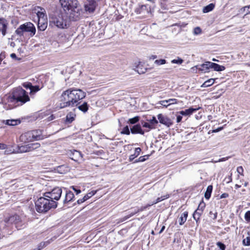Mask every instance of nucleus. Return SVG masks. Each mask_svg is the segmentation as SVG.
Here are the masks:
<instances>
[{
  "instance_id": "nucleus-10",
  "label": "nucleus",
  "mask_w": 250,
  "mask_h": 250,
  "mask_svg": "<svg viewBox=\"0 0 250 250\" xmlns=\"http://www.w3.org/2000/svg\"><path fill=\"white\" fill-rule=\"evenodd\" d=\"M150 6L148 4L139 5L135 9V12L137 14H142L146 15L150 13Z\"/></svg>"
},
{
  "instance_id": "nucleus-45",
  "label": "nucleus",
  "mask_w": 250,
  "mask_h": 250,
  "mask_svg": "<svg viewBox=\"0 0 250 250\" xmlns=\"http://www.w3.org/2000/svg\"><path fill=\"white\" fill-rule=\"evenodd\" d=\"M148 121H149L150 122V123L151 124V125H152L157 124L158 123L156 118L154 116L152 117L151 119L148 120Z\"/></svg>"
},
{
  "instance_id": "nucleus-32",
  "label": "nucleus",
  "mask_w": 250,
  "mask_h": 250,
  "mask_svg": "<svg viewBox=\"0 0 250 250\" xmlns=\"http://www.w3.org/2000/svg\"><path fill=\"white\" fill-rule=\"evenodd\" d=\"M169 197V195L168 194H167L164 196H162L160 197L157 198L155 201L151 203V205H153L154 204H156L164 200L165 199L168 198Z\"/></svg>"
},
{
  "instance_id": "nucleus-56",
  "label": "nucleus",
  "mask_w": 250,
  "mask_h": 250,
  "mask_svg": "<svg viewBox=\"0 0 250 250\" xmlns=\"http://www.w3.org/2000/svg\"><path fill=\"white\" fill-rule=\"evenodd\" d=\"M142 125L143 127L148 128L149 129H152L153 128L151 125L146 122H144V123H142Z\"/></svg>"
},
{
  "instance_id": "nucleus-52",
  "label": "nucleus",
  "mask_w": 250,
  "mask_h": 250,
  "mask_svg": "<svg viewBox=\"0 0 250 250\" xmlns=\"http://www.w3.org/2000/svg\"><path fill=\"white\" fill-rule=\"evenodd\" d=\"M209 217L212 218L213 220H215L216 219L217 213L216 212H213L212 211H210L209 212Z\"/></svg>"
},
{
  "instance_id": "nucleus-42",
  "label": "nucleus",
  "mask_w": 250,
  "mask_h": 250,
  "mask_svg": "<svg viewBox=\"0 0 250 250\" xmlns=\"http://www.w3.org/2000/svg\"><path fill=\"white\" fill-rule=\"evenodd\" d=\"M121 133V134H126V135H129L130 131H129L128 126L126 125L125 127H124Z\"/></svg>"
},
{
  "instance_id": "nucleus-28",
  "label": "nucleus",
  "mask_w": 250,
  "mask_h": 250,
  "mask_svg": "<svg viewBox=\"0 0 250 250\" xmlns=\"http://www.w3.org/2000/svg\"><path fill=\"white\" fill-rule=\"evenodd\" d=\"M141 151V149L140 147L135 148V152L133 154L130 155L129 160L130 162L132 161L136 157L139 155Z\"/></svg>"
},
{
  "instance_id": "nucleus-37",
  "label": "nucleus",
  "mask_w": 250,
  "mask_h": 250,
  "mask_svg": "<svg viewBox=\"0 0 250 250\" xmlns=\"http://www.w3.org/2000/svg\"><path fill=\"white\" fill-rule=\"evenodd\" d=\"M139 119L140 117L139 116H135L132 118L129 119L127 123L130 124H135L139 121Z\"/></svg>"
},
{
  "instance_id": "nucleus-8",
  "label": "nucleus",
  "mask_w": 250,
  "mask_h": 250,
  "mask_svg": "<svg viewBox=\"0 0 250 250\" xmlns=\"http://www.w3.org/2000/svg\"><path fill=\"white\" fill-rule=\"evenodd\" d=\"M5 222L7 225H14L18 229H21L24 228L25 225L21 220L20 216L18 215H15L10 216L8 219H5Z\"/></svg>"
},
{
  "instance_id": "nucleus-2",
  "label": "nucleus",
  "mask_w": 250,
  "mask_h": 250,
  "mask_svg": "<svg viewBox=\"0 0 250 250\" xmlns=\"http://www.w3.org/2000/svg\"><path fill=\"white\" fill-rule=\"evenodd\" d=\"M9 109L22 105L30 101L27 92L21 87L14 88L11 94L6 95L4 99Z\"/></svg>"
},
{
  "instance_id": "nucleus-34",
  "label": "nucleus",
  "mask_w": 250,
  "mask_h": 250,
  "mask_svg": "<svg viewBox=\"0 0 250 250\" xmlns=\"http://www.w3.org/2000/svg\"><path fill=\"white\" fill-rule=\"evenodd\" d=\"M240 12L242 13L246 12L245 14L244 15V17L247 15L250 14V5L242 7L240 9Z\"/></svg>"
},
{
  "instance_id": "nucleus-25",
  "label": "nucleus",
  "mask_w": 250,
  "mask_h": 250,
  "mask_svg": "<svg viewBox=\"0 0 250 250\" xmlns=\"http://www.w3.org/2000/svg\"><path fill=\"white\" fill-rule=\"evenodd\" d=\"M134 70L137 72L138 73L141 74L145 73L146 69L144 67L143 65L141 62H139L136 66Z\"/></svg>"
},
{
  "instance_id": "nucleus-21",
  "label": "nucleus",
  "mask_w": 250,
  "mask_h": 250,
  "mask_svg": "<svg viewBox=\"0 0 250 250\" xmlns=\"http://www.w3.org/2000/svg\"><path fill=\"white\" fill-rule=\"evenodd\" d=\"M3 123L5 124V125H11V126H14L18 125V124H20L21 123V121L19 120H15V119H11V120H3Z\"/></svg>"
},
{
  "instance_id": "nucleus-22",
  "label": "nucleus",
  "mask_w": 250,
  "mask_h": 250,
  "mask_svg": "<svg viewBox=\"0 0 250 250\" xmlns=\"http://www.w3.org/2000/svg\"><path fill=\"white\" fill-rule=\"evenodd\" d=\"M188 216V212L185 211L181 214L180 217L179 218V223L180 225H183L187 219Z\"/></svg>"
},
{
  "instance_id": "nucleus-40",
  "label": "nucleus",
  "mask_w": 250,
  "mask_h": 250,
  "mask_svg": "<svg viewBox=\"0 0 250 250\" xmlns=\"http://www.w3.org/2000/svg\"><path fill=\"white\" fill-rule=\"evenodd\" d=\"M205 206H206L205 203L203 201L200 202L198 207V208H197V210L203 212V211L205 208Z\"/></svg>"
},
{
  "instance_id": "nucleus-5",
  "label": "nucleus",
  "mask_w": 250,
  "mask_h": 250,
  "mask_svg": "<svg viewBox=\"0 0 250 250\" xmlns=\"http://www.w3.org/2000/svg\"><path fill=\"white\" fill-rule=\"evenodd\" d=\"M60 2L64 11L71 10V14L74 15L73 20L77 21L79 19L80 12L78 8L77 0H60Z\"/></svg>"
},
{
  "instance_id": "nucleus-17",
  "label": "nucleus",
  "mask_w": 250,
  "mask_h": 250,
  "mask_svg": "<svg viewBox=\"0 0 250 250\" xmlns=\"http://www.w3.org/2000/svg\"><path fill=\"white\" fill-rule=\"evenodd\" d=\"M210 68L213 69V70L220 72L224 71L225 69V67L223 65H220L217 63L210 62Z\"/></svg>"
},
{
  "instance_id": "nucleus-62",
  "label": "nucleus",
  "mask_w": 250,
  "mask_h": 250,
  "mask_svg": "<svg viewBox=\"0 0 250 250\" xmlns=\"http://www.w3.org/2000/svg\"><path fill=\"white\" fill-rule=\"evenodd\" d=\"M229 196V194L228 193H225L222 194L220 198H225Z\"/></svg>"
},
{
  "instance_id": "nucleus-23",
  "label": "nucleus",
  "mask_w": 250,
  "mask_h": 250,
  "mask_svg": "<svg viewBox=\"0 0 250 250\" xmlns=\"http://www.w3.org/2000/svg\"><path fill=\"white\" fill-rule=\"evenodd\" d=\"M74 195L72 191H69L66 192L65 199L63 200V203L65 204L66 203L71 201L74 198Z\"/></svg>"
},
{
  "instance_id": "nucleus-24",
  "label": "nucleus",
  "mask_w": 250,
  "mask_h": 250,
  "mask_svg": "<svg viewBox=\"0 0 250 250\" xmlns=\"http://www.w3.org/2000/svg\"><path fill=\"white\" fill-rule=\"evenodd\" d=\"M75 117L76 114L74 112H69L66 116L65 122L69 124L71 123L75 120Z\"/></svg>"
},
{
  "instance_id": "nucleus-33",
  "label": "nucleus",
  "mask_w": 250,
  "mask_h": 250,
  "mask_svg": "<svg viewBox=\"0 0 250 250\" xmlns=\"http://www.w3.org/2000/svg\"><path fill=\"white\" fill-rule=\"evenodd\" d=\"M202 213V212L198 211L197 209L194 212L193 214V217L197 223L199 221L200 216Z\"/></svg>"
},
{
  "instance_id": "nucleus-14",
  "label": "nucleus",
  "mask_w": 250,
  "mask_h": 250,
  "mask_svg": "<svg viewBox=\"0 0 250 250\" xmlns=\"http://www.w3.org/2000/svg\"><path fill=\"white\" fill-rule=\"evenodd\" d=\"M199 108H195L193 107H190L185 110L180 111L179 112H178V113L181 114L182 116H190L194 112L196 111Z\"/></svg>"
},
{
  "instance_id": "nucleus-53",
  "label": "nucleus",
  "mask_w": 250,
  "mask_h": 250,
  "mask_svg": "<svg viewBox=\"0 0 250 250\" xmlns=\"http://www.w3.org/2000/svg\"><path fill=\"white\" fill-rule=\"evenodd\" d=\"M245 219L247 222H250V210H249L245 213Z\"/></svg>"
},
{
  "instance_id": "nucleus-15",
  "label": "nucleus",
  "mask_w": 250,
  "mask_h": 250,
  "mask_svg": "<svg viewBox=\"0 0 250 250\" xmlns=\"http://www.w3.org/2000/svg\"><path fill=\"white\" fill-rule=\"evenodd\" d=\"M209 63H210V62H206L205 63L200 65L197 66L196 67L199 71L205 73L208 72L209 69L210 68V67H209L210 64Z\"/></svg>"
},
{
  "instance_id": "nucleus-31",
  "label": "nucleus",
  "mask_w": 250,
  "mask_h": 250,
  "mask_svg": "<svg viewBox=\"0 0 250 250\" xmlns=\"http://www.w3.org/2000/svg\"><path fill=\"white\" fill-rule=\"evenodd\" d=\"M215 81V79H210L206 81H205L202 85V87H207L212 85Z\"/></svg>"
},
{
  "instance_id": "nucleus-39",
  "label": "nucleus",
  "mask_w": 250,
  "mask_h": 250,
  "mask_svg": "<svg viewBox=\"0 0 250 250\" xmlns=\"http://www.w3.org/2000/svg\"><path fill=\"white\" fill-rule=\"evenodd\" d=\"M148 155L140 156L138 159L135 160L133 163H136L140 162H144L146 159L148 158Z\"/></svg>"
},
{
  "instance_id": "nucleus-38",
  "label": "nucleus",
  "mask_w": 250,
  "mask_h": 250,
  "mask_svg": "<svg viewBox=\"0 0 250 250\" xmlns=\"http://www.w3.org/2000/svg\"><path fill=\"white\" fill-rule=\"evenodd\" d=\"M137 213V211H136V210H135L133 212H130L129 214L125 216L123 218L121 219V221L123 222L125 221L126 220L129 219L131 217L133 216L134 215L136 214Z\"/></svg>"
},
{
  "instance_id": "nucleus-35",
  "label": "nucleus",
  "mask_w": 250,
  "mask_h": 250,
  "mask_svg": "<svg viewBox=\"0 0 250 250\" xmlns=\"http://www.w3.org/2000/svg\"><path fill=\"white\" fill-rule=\"evenodd\" d=\"M41 88L40 87L39 85H32V87L30 90V95L34 94L36 92L39 91Z\"/></svg>"
},
{
  "instance_id": "nucleus-26",
  "label": "nucleus",
  "mask_w": 250,
  "mask_h": 250,
  "mask_svg": "<svg viewBox=\"0 0 250 250\" xmlns=\"http://www.w3.org/2000/svg\"><path fill=\"white\" fill-rule=\"evenodd\" d=\"M58 172L61 174L65 173L69 171V168L68 167L65 165H61L58 166L56 169Z\"/></svg>"
},
{
  "instance_id": "nucleus-57",
  "label": "nucleus",
  "mask_w": 250,
  "mask_h": 250,
  "mask_svg": "<svg viewBox=\"0 0 250 250\" xmlns=\"http://www.w3.org/2000/svg\"><path fill=\"white\" fill-rule=\"evenodd\" d=\"M194 32L195 34L198 35L201 33V29L200 27H197L194 29Z\"/></svg>"
},
{
  "instance_id": "nucleus-4",
  "label": "nucleus",
  "mask_w": 250,
  "mask_h": 250,
  "mask_svg": "<svg viewBox=\"0 0 250 250\" xmlns=\"http://www.w3.org/2000/svg\"><path fill=\"white\" fill-rule=\"evenodd\" d=\"M57 207V202L44 196L39 198L35 202V208L39 213H45L51 208Z\"/></svg>"
},
{
  "instance_id": "nucleus-59",
  "label": "nucleus",
  "mask_w": 250,
  "mask_h": 250,
  "mask_svg": "<svg viewBox=\"0 0 250 250\" xmlns=\"http://www.w3.org/2000/svg\"><path fill=\"white\" fill-rule=\"evenodd\" d=\"M237 171L238 173L242 174V173L243 172V168L242 167H238L237 168Z\"/></svg>"
},
{
  "instance_id": "nucleus-63",
  "label": "nucleus",
  "mask_w": 250,
  "mask_h": 250,
  "mask_svg": "<svg viewBox=\"0 0 250 250\" xmlns=\"http://www.w3.org/2000/svg\"><path fill=\"white\" fill-rule=\"evenodd\" d=\"M54 116L53 115H52L51 116H50L48 118V121H51L52 120H53L54 119Z\"/></svg>"
},
{
  "instance_id": "nucleus-30",
  "label": "nucleus",
  "mask_w": 250,
  "mask_h": 250,
  "mask_svg": "<svg viewBox=\"0 0 250 250\" xmlns=\"http://www.w3.org/2000/svg\"><path fill=\"white\" fill-rule=\"evenodd\" d=\"M212 188V186L211 185H209L207 187L206 191L205 193V197L206 199L208 200L210 198Z\"/></svg>"
},
{
  "instance_id": "nucleus-19",
  "label": "nucleus",
  "mask_w": 250,
  "mask_h": 250,
  "mask_svg": "<svg viewBox=\"0 0 250 250\" xmlns=\"http://www.w3.org/2000/svg\"><path fill=\"white\" fill-rule=\"evenodd\" d=\"M95 193L96 191H92L91 192L88 193L87 194L85 195L83 198L77 200V202L78 204H81L84 202V201H86L87 200L91 198L92 196H93L95 194Z\"/></svg>"
},
{
  "instance_id": "nucleus-55",
  "label": "nucleus",
  "mask_w": 250,
  "mask_h": 250,
  "mask_svg": "<svg viewBox=\"0 0 250 250\" xmlns=\"http://www.w3.org/2000/svg\"><path fill=\"white\" fill-rule=\"evenodd\" d=\"M22 85L24 87L26 88V89H30L31 90V88L32 87V83H25L22 84Z\"/></svg>"
},
{
  "instance_id": "nucleus-12",
  "label": "nucleus",
  "mask_w": 250,
  "mask_h": 250,
  "mask_svg": "<svg viewBox=\"0 0 250 250\" xmlns=\"http://www.w3.org/2000/svg\"><path fill=\"white\" fill-rule=\"evenodd\" d=\"M157 117L161 124L167 127H169L172 125L171 120L167 116L164 115L162 114H159Z\"/></svg>"
},
{
  "instance_id": "nucleus-43",
  "label": "nucleus",
  "mask_w": 250,
  "mask_h": 250,
  "mask_svg": "<svg viewBox=\"0 0 250 250\" xmlns=\"http://www.w3.org/2000/svg\"><path fill=\"white\" fill-rule=\"evenodd\" d=\"M243 244L245 246H249L250 245V237H247L243 240Z\"/></svg>"
},
{
  "instance_id": "nucleus-61",
  "label": "nucleus",
  "mask_w": 250,
  "mask_h": 250,
  "mask_svg": "<svg viewBox=\"0 0 250 250\" xmlns=\"http://www.w3.org/2000/svg\"><path fill=\"white\" fill-rule=\"evenodd\" d=\"M71 188L76 192V194H79L81 192V190L80 189H77L74 186H72Z\"/></svg>"
},
{
  "instance_id": "nucleus-16",
  "label": "nucleus",
  "mask_w": 250,
  "mask_h": 250,
  "mask_svg": "<svg viewBox=\"0 0 250 250\" xmlns=\"http://www.w3.org/2000/svg\"><path fill=\"white\" fill-rule=\"evenodd\" d=\"M130 131L132 134L139 133L142 135L144 134V131L142 129L141 125L139 124L134 125L132 128H131Z\"/></svg>"
},
{
  "instance_id": "nucleus-49",
  "label": "nucleus",
  "mask_w": 250,
  "mask_h": 250,
  "mask_svg": "<svg viewBox=\"0 0 250 250\" xmlns=\"http://www.w3.org/2000/svg\"><path fill=\"white\" fill-rule=\"evenodd\" d=\"M151 206H152L151 204H148L146 206L141 207L140 208H138L137 210H136V211H137V213H138V212L142 211L146 209L148 207H149Z\"/></svg>"
},
{
  "instance_id": "nucleus-51",
  "label": "nucleus",
  "mask_w": 250,
  "mask_h": 250,
  "mask_svg": "<svg viewBox=\"0 0 250 250\" xmlns=\"http://www.w3.org/2000/svg\"><path fill=\"white\" fill-rule=\"evenodd\" d=\"M216 245L221 250H225L226 249V246L222 242H218Z\"/></svg>"
},
{
  "instance_id": "nucleus-13",
  "label": "nucleus",
  "mask_w": 250,
  "mask_h": 250,
  "mask_svg": "<svg viewBox=\"0 0 250 250\" xmlns=\"http://www.w3.org/2000/svg\"><path fill=\"white\" fill-rule=\"evenodd\" d=\"M8 22L4 19H0V32H1L3 36H5L6 33Z\"/></svg>"
},
{
  "instance_id": "nucleus-48",
  "label": "nucleus",
  "mask_w": 250,
  "mask_h": 250,
  "mask_svg": "<svg viewBox=\"0 0 250 250\" xmlns=\"http://www.w3.org/2000/svg\"><path fill=\"white\" fill-rule=\"evenodd\" d=\"M167 100L169 105L171 104H176L178 103L177 100L176 99H169Z\"/></svg>"
},
{
  "instance_id": "nucleus-50",
  "label": "nucleus",
  "mask_w": 250,
  "mask_h": 250,
  "mask_svg": "<svg viewBox=\"0 0 250 250\" xmlns=\"http://www.w3.org/2000/svg\"><path fill=\"white\" fill-rule=\"evenodd\" d=\"M47 245V244H45V242H41L38 245L37 249L38 250H41L42 249L44 248Z\"/></svg>"
},
{
  "instance_id": "nucleus-44",
  "label": "nucleus",
  "mask_w": 250,
  "mask_h": 250,
  "mask_svg": "<svg viewBox=\"0 0 250 250\" xmlns=\"http://www.w3.org/2000/svg\"><path fill=\"white\" fill-rule=\"evenodd\" d=\"M34 133H35V132L32 133V137L33 138H34L35 140H39L43 139V137L42 135H41L40 134L35 135L34 134Z\"/></svg>"
},
{
  "instance_id": "nucleus-20",
  "label": "nucleus",
  "mask_w": 250,
  "mask_h": 250,
  "mask_svg": "<svg viewBox=\"0 0 250 250\" xmlns=\"http://www.w3.org/2000/svg\"><path fill=\"white\" fill-rule=\"evenodd\" d=\"M47 26V20L38 21V28L41 31H44Z\"/></svg>"
},
{
  "instance_id": "nucleus-27",
  "label": "nucleus",
  "mask_w": 250,
  "mask_h": 250,
  "mask_svg": "<svg viewBox=\"0 0 250 250\" xmlns=\"http://www.w3.org/2000/svg\"><path fill=\"white\" fill-rule=\"evenodd\" d=\"M77 106L80 110L84 113L88 109V105L87 103L85 102H83L82 104H78Z\"/></svg>"
},
{
  "instance_id": "nucleus-11",
  "label": "nucleus",
  "mask_w": 250,
  "mask_h": 250,
  "mask_svg": "<svg viewBox=\"0 0 250 250\" xmlns=\"http://www.w3.org/2000/svg\"><path fill=\"white\" fill-rule=\"evenodd\" d=\"M86 1L84 3V8L86 11H88L89 13L93 12L97 5L96 0H86Z\"/></svg>"
},
{
  "instance_id": "nucleus-6",
  "label": "nucleus",
  "mask_w": 250,
  "mask_h": 250,
  "mask_svg": "<svg viewBox=\"0 0 250 250\" xmlns=\"http://www.w3.org/2000/svg\"><path fill=\"white\" fill-rule=\"evenodd\" d=\"M36 31L34 25L30 22H27L21 25L15 31V33L19 37H21L23 36L24 33L28 32L30 37H33Z\"/></svg>"
},
{
  "instance_id": "nucleus-54",
  "label": "nucleus",
  "mask_w": 250,
  "mask_h": 250,
  "mask_svg": "<svg viewBox=\"0 0 250 250\" xmlns=\"http://www.w3.org/2000/svg\"><path fill=\"white\" fill-rule=\"evenodd\" d=\"M165 0H161V7L163 10H167L168 9L167 5L165 3Z\"/></svg>"
},
{
  "instance_id": "nucleus-36",
  "label": "nucleus",
  "mask_w": 250,
  "mask_h": 250,
  "mask_svg": "<svg viewBox=\"0 0 250 250\" xmlns=\"http://www.w3.org/2000/svg\"><path fill=\"white\" fill-rule=\"evenodd\" d=\"M158 105L157 107H159L161 105L163 106L164 107H167L169 105L168 104V103L167 102V100H163L159 102L156 104Z\"/></svg>"
},
{
  "instance_id": "nucleus-60",
  "label": "nucleus",
  "mask_w": 250,
  "mask_h": 250,
  "mask_svg": "<svg viewBox=\"0 0 250 250\" xmlns=\"http://www.w3.org/2000/svg\"><path fill=\"white\" fill-rule=\"evenodd\" d=\"M7 148L6 145L0 143V149H5Z\"/></svg>"
},
{
  "instance_id": "nucleus-3",
  "label": "nucleus",
  "mask_w": 250,
  "mask_h": 250,
  "mask_svg": "<svg viewBox=\"0 0 250 250\" xmlns=\"http://www.w3.org/2000/svg\"><path fill=\"white\" fill-rule=\"evenodd\" d=\"M49 25H55L59 28H66L69 25V19L65 12H56L49 18Z\"/></svg>"
},
{
  "instance_id": "nucleus-18",
  "label": "nucleus",
  "mask_w": 250,
  "mask_h": 250,
  "mask_svg": "<svg viewBox=\"0 0 250 250\" xmlns=\"http://www.w3.org/2000/svg\"><path fill=\"white\" fill-rule=\"evenodd\" d=\"M38 8L40 9V11H38L37 12L38 21L41 20H47V16L45 13V10L41 7H38Z\"/></svg>"
},
{
  "instance_id": "nucleus-64",
  "label": "nucleus",
  "mask_w": 250,
  "mask_h": 250,
  "mask_svg": "<svg viewBox=\"0 0 250 250\" xmlns=\"http://www.w3.org/2000/svg\"><path fill=\"white\" fill-rule=\"evenodd\" d=\"M10 57H11L12 59H16V58H17L16 55L15 53H12V54L10 55Z\"/></svg>"
},
{
  "instance_id": "nucleus-9",
  "label": "nucleus",
  "mask_w": 250,
  "mask_h": 250,
  "mask_svg": "<svg viewBox=\"0 0 250 250\" xmlns=\"http://www.w3.org/2000/svg\"><path fill=\"white\" fill-rule=\"evenodd\" d=\"M62 193V189L59 187H56L54 188L51 191L44 193L43 196L56 201L60 199Z\"/></svg>"
},
{
  "instance_id": "nucleus-41",
  "label": "nucleus",
  "mask_w": 250,
  "mask_h": 250,
  "mask_svg": "<svg viewBox=\"0 0 250 250\" xmlns=\"http://www.w3.org/2000/svg\"><path fill=\"white\" fill-rule=\"evenodd\" d=\"M166 63V61L165 59L156 60L154 62V63L157 65H160Z\"/></svg>"
},
{
  "instance_id": "nucleus-47",
  "label": "nucleus",
  "mask_w": 250,
  "mask_h": 250,
  "mask_svg": "<svg viewBox=\"0 0 250 250\" xmlns=\"http://www.w3.org/2000/svg\"><path fill=\"white\" fill-rule=\"evenodd\" d=\"M73 155H75L77 158H82V153L77 150H74Z\"/></svg>"
},
{
  "instance_id": "nucleus-7",
  "label": "nucleus",
  "mask_w": 250,
  "mask_h": 250,
  "mask_svg": "<svg viewBox=\"0 0 250 250\" xmlns=\"http://www.w3.org/2000/svg\"><path fill=\"white\" fill-rule=\"evenodd\" d=\"M40 146V144L39 143H31L24 146H18L17 150H6L4 153L8 154L14 153H25L36 149L39 147Z\"/></svg>"
},
{
  "instance_id": "nucleus-1",
  "label": "nucleus",
  "mask_w": 250,
  "mask_h": 250,
  "mask_svg": "<svg viewBox=\"0 0 250 250\" xmlns=\"http://www.w3.org/2000/svg\"><path fill=\"white\" fill-rule=\"evenodd\" d=\"M85 96L86 93L80 89L69 88L63 91L60 97V108L77 106L80 104L79 101Z\"/></svg>"
},
{
  "instance_id": "nucleus-58",
  "label": "nucleus",
  "mask_w": 250,
  "mask_h": 250,
  "mask_svg": "<svg viewBox=\"0 0 250 250\" xmlns=\"http://www.w3.org/2000/svg\"><path fill=\"white\" fill-rule=\"evenodd\" d=\"M182 119V115L178 113L176 116V122L177 123H180Z\"/></svg>"
},
{
  "instance_id": "nucleus-46",
  "label": "nucleus",
  "mask_w": 250,
  "mask_h": 250,
  "mask_svg": "<svg viewBox=\"0 0 250 250\" xmlns=\"http://www.w3.org/2000/svg\"><path fill=\"white\" fill-rule=\"evenodd\" d=\"M183 60L181 58H178V59H174L171 61V63H177V64H181L183 62Z\"/></svg>"
},
{
  "instance_id": "nucleus-29",
  "label": "nucleus",
  "mask_w": 250,
  "mask_h": 250,
  "mask_svg": "<svg viewBox=\"0 0 250 250\" xmlns=\"http://www.w3.org/2000/svg\"><path fill=\"white\" fill-rule=\"evenodd\" d=\"M215 5L214 4L211 3L209 4L208 5L205 6L203 9V12L204 13H207L211 11L214 8Z\"/></svg>"
}]
</instances>
